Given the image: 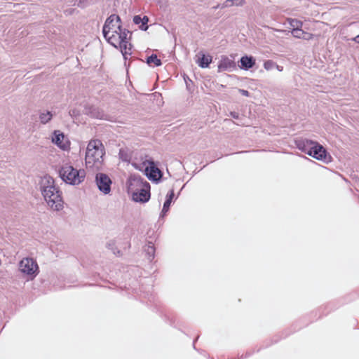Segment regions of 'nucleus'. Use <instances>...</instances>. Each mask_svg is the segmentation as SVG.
<instances>
[{"instance_id":"obj_26","label":"nucleus","mask_w":359,"mask_h":359,"mask_svg":"<svg viewBox=\"0 0 359 359\" xmlns=\"http://www.w3.org/2000/svg\"><path fill=\"white\" fill-rule=\"evenodd\" d=\"M244 0H232V4L234 6H243L244 4Z\"/></svg>"},{"instance_id":"obj_1","label":"nucleus","mask_w":359,"mask_h":359,"mask_svg":"<svg viewBox=\"0 0 359 359\" xmlns=\"http://www.w3.org/2000/svg\"><path fill=\"white\" fill-rule=\"evenodd\" d=\"M41 191L48 205L53 210L59 211L63 208L62 193L51 177L45 176L41 179Z\"/></svg>"},{"instance_id":"obj_7","label":"nucleus","mask_w":359,"mask_h":359,"mask_svg":"<svg viewBox=\"0 0 359 359\" xmlns=\"http://www.w3.org/2000/svg\"><path fill=\"white\" fill-rule=\"evenodd\" d=\"M20 271L27 276L35 277L39 273V266L32 258H23L19 263Z\"/></svg>"},{"instance_id":"obj_3","label":"nucleus","mask_w":359,"mask_h":359,"mask_svg":"<svg viewBox=\"0 0 359 359\" xmlns=\"http://www.w3.org/2000/svg\"><path fill=\"white\" fill-rule=\"evenodd\" d=\"M128 189L132 193L133 200L136 202L145 203L150 198V184L140 176L130 177Z\"/></svg>"},{"instance_id":"obj_25","label":"nucleus","mask_w":359,"mask_h":359,"mask_svg":"<svg viewBox=\"0 0 359 359\" xmlns=\"http://www.w3.org/2000/svg\"><path fill=\"white\" fill-rule=\"evenodd\" d=\"M119 156L122 158V160L127 161H128V156L125 154V151L123 149H121L119 151Z\"/></svg>"},{"instance_id":"obj_29","label":"nucleus","mask_w":359,"mask_h":359,"mask_svg":"<svg viewBox=\"0 0 359 359\" xmlns=\"http://www.w3.org/2000/svg\"><path fill=\"white\" fill-rule=\"evenodd\" d=\"M230 116L233 118H238V116H239V114L237 113V112H235V111H231L230 113Z\"/></svg>"},{"instance_id":"obj_11","label":"nucleus","mask_w":359,"mask_h":359,"mask_svg":"<svg viewBox=\"0 0 359 359\" xmlns=\"http://www.w3.org/2000/svg\"><path fill=\"white\" fill-rule=\"evenodd\" d=\"M308 155L315 158L317 160L324 161L327 157V151L322 145L319 144L318 142H316L310 153H308Z\"/></svg>"},{"instance_id":"obj_16","label":"nucleus","mask_w":359,"mask_h":359,"mask_svg":"<svg viewBox=\"0 0 359 359\" xmlns=\"http://www.w3.org/2000/svg\"><path fill=\"white\" fill-rule=\"evenodd\" d=\"M291 33L294 37L298 38V39H303L304 40H310L313 38L312 34L304 32V30L302 29V28L292 29Z\"/></svg>"},{"instance_id":"obj_27","label":"nucleus","mask_w":359,"mask_h":359,"mask_svg":"<svg viewBox=\"0 0 359 359\" xmlns=\"http://www.w3.org/2000/svg\"><path fill=\"white\" fill-rule=\"evenodd\" d=\"M233 6L232 4V0H226L221 8L229 7Z\"/></svg>"},{"instance_id":"obj_30","label":"nucleus","mask_w":359,"mask_h":359,"mask_svg":"<svg viewBox=\"0 0 359 359\" xmlns=\"http://www.w3.org/2000/svg\"><path fill=\"white\" fill-rule=\"evenodd\" d=\"M351 40L359 43V34L357 35L355 37L352 38Z\"/></svg>"},{"instance_id":"obj_33","label":"nucleus","mask_w":359,"mask_h":359,"mask_svg":"<svg viewBox=\"0 0 359 359\" xmlns=\"http://www.w3.org/2000/svg\"><path fill=\"white\" fill-rule=\"evenodd\" d=\"M219 7V5H217V6H216L213 7V8H214V9H217V8H218Z\"/></svg>"},{"instance_id":"obj_8","label":"nucleus","mask_w":359,"mask_h":359,"mask_svg":"<svg viewBox=\"0 0 359 359\" xmlns=\"http://www.w3.org/2000/svg\"><path fill=\"white\" fill-rule=\"evenodd\" d=\"M131 34L130 32H123V33H120V37L117 40V43L109 42L115 48H117L119 46L121 51L126 59L127 55H130L131 50V44L129 43V39L130 38Z\"/></svg>"},{"instance_id":"obj_14","label":"nucleus","mask_w":359,"mask_h":359,"mask_svg":"<svg viewBox=\"0 0 359 359\" xmlns=\"http://www.w3.org/2000/svg\"><path fill=\"white\" fill-rule=\"evenodd\" d=\"M86 113L90 114L92 117L98 118V119H107V115L104 113L102 110L100 109L91 107L89 108H86Z\"/></svg>"},{"instance_id":"obj_5","label":"nucleus","mask_w":359,"mask_h":359,"mask_svg":"<svg viewBox=\"0 0 359 359\" xmlns=\"http://www.w3.org/2000/svg\"><path fill=\"white\" fill-rule=\"evenodd\" d=\"M59 172L61 179L71 185L80 184L86 177V171L83 169L77 170L67 163L61 167Z\"/></svg>"},{"instance_id":"obj_28","label":"nucleus","mask_w":359,"mask_h":359,"mask_svg":"<svg viewBox=\"0 0 359 359\" xmlns=\"http://www.w3.org/2000/svg\"><path fill=\"white\" fill-rule=\"evenodd\" d=\"M238 91L243 96L248 97L250 95V93L246 90L239 89Z\"/></svg>"},{"instance_id":"obj_24","label":"nucleus","mask_w":359,"mask_h":359,"mask_svg":"<svg viewBox=\"0 0 359 359\" xmlns=\"http://www.w3.org/2000/svg\"><path fill=\"white\" fill-rule=\"evenodd\" d=\"M276 65V63L272 60H267L264 63V67L266 70L272 69Z\"/></svg>"},{"instance_id":"obj_2","label":"nucleus","mask_w":359,"mask_h":359,"mask_svg":"<svg viewBox=\"0 0 359 359\" xmlns=\"http://www.w3.org/2000/svg\"><path fill=\"white\" fill-rule=\"evenodd\" d=\"M104 154V146L100 140H93L90 141L86 152V167L96 170L101 168Z\"/></svg>"},{"instance_id":"obj_6","label":"nucleus","mask_w":359,"mask_h":359,"mask_svg":"<svg viewBox=\"0 0 359 359\" xmlns=\"http://www.w3.org/2000/svg\"><path fill=\"white\" fill-rule=\"evenodd\" d=\"M142 164L144 167L145 174L150 180L155 182L160 180L163 176L162 172L151 158L146 159Z\"/></svg>"},{"instance_id":"obj_22","label":"nucleus","mask_w":359,"mask_h":359,"mask_svg":"<svg viewBox=\"0 0 359 359\" xmlns=\"http://www.w3.org/2000/svg\"><path fill=\"white\" fill-rule=\"evenodd\" d=\"M52 117H53V114L49 111H43L39 115L40 121L43 124L47 123L49 121H50Z\"/></svg>"},{"instance_id":"obj_13","label":"nucleus","mask_w":359,"mask_h":359,"mask_svg":"<svg viewBox=\"0 0 359 359\" xmlns=\"http://www.w3.org/2000/svg\"><path fill=\"white\" fill-rule=\"evenodd\" d=\"M316 142L308 139H302L297 142V146L299 150L308 154V153H310L311 151Z\"/></svg>"},{"instance_id":"obj_32","label":"nucleus","mask_w":359,"mask_h":359,"mask_svg":"<svg viewBox=\"0 0 359 359\" xmlns=\"http://www.w3.org/2000/svg\"><path fill=\"white\" fill-rule=\"evenodd\" d=\"M111 242H112V241H110L109 243H107V247H108L109 248H110L111 245H112V244L111 243Z\"/></svg>"},{"instance_id":"obj_19","label":"nucleus","mask_w":359,"mask_h":359,"mask_svg":"<svg viewBox=\"0 0 359 359\" xmlns=\"http://www.w3.org/2000/svg\"><path fill=\"white\" fill-rule=\"evenodd\" d=\"M173 197H174V191H173V190H171L166 196V200L164 202L161 216L163 217L166 214V212L169 210V208H170V206L172 203V200Z\"/></svg>"},{"instance_id":"obj_12","label":"nucleus","mask_w":359,"mask_h":359,"mask_svg":"<svg viewBox=\"0 0 359 359\" xmlns=\"http://www.w3.org/2000/svg\"><path fill=\"white\" fill-rule=\"evenodd\" d=\"M65 135L60 130H55L52 137V142L63 150L69 147L67 142H65Z\"/></svg>"},{"instance_id":"obj_20","label":"nucleus","mask_w":359,"mask_h":359,"mask_svg":"<svg viewBox=\"0 0 359 359\" xmlns=\"http://www.w3.org/2000/svg\"><path fill=\"white\" fill-rule=\"evenodd\" d=\"M144 251L147 255L148 259L151 261L154 258L155 248L152 242H149L145 246Z\"/></svg>"},{"instance_id":"obj_23","label":"nucleus","mask_w":359,"mask_h":359,"mask_svg":"<svg viewBox=\"0 0 359 359\" xmlns=\"http://www.w3.org/2000/svg\"><path fill=\"white\" fill-rule=\"evenodd\" d=\"M289 24L292 29H299L302 27L303 23L302 22L297 20V19H290L289 20Z\"/></svg>"},{"instance_id":"obj_18","label":"nucleus","mask_w":359,"mask_h":359,"mask_svg":"<svg viewBox=\"0 0 359 359\" xmlns=\"http://www.w3.org/2000/svg\"><path fill=\"white\" fill-rule=\"evenodd\" d=\"M212 57L211 55L205 54H202L201 57L198 58L196 62L198 66L202 68H207L209 67L210 64L212 62Z\"/></svg>"},{"instance_id":"obj_15","label":"nucleus","mask_w":359,"mask_h":359,"mask_svg":"<svg viewBox=\"0 0 359 359\" xmlns=\"http://www.w3.org/2000/svg\"><path fill=\"white\" fill-rule=\"evenodd\" d=\"M241 69L248 70L255 65V60L252 56H243L240 60Z\"/></svg>"},{"instance_id":"obj_9","label":"nucleus","mask_w":359,"mask_h":359,"mask_svg":"<svg viewBox=\"0 0 359 359\" xmlns=\"http://www.w3.org/2000/svg\"><path fill=\"white\" fill-rule=\"evenodd\" d=\"M95 182L98 189L104 194H108L111 191V180L110 177L102 172L96 174Z\"/></svg>"},{"instance_id":"obj_21","label":"nucleus","mask_w":359,"mask_h":359,"mask_svg":"<svg viewBox=\"0 0 359 359\" xmlns=\"http://www.w3.org/2000/svg\"><path fill=\"white\" fill-rule=\"evenodd\" d=\"M147 63L149 66H153V67H158V66L161 65V60L158 59L157 55L155 54H152L151 55H150L147 57Z\"/></svg>"},{"instance_id":"obj_17","label":"nucleus","mask_w":359,"mask_h":359,"mask_svg":"<svg viewBox=\"0 0 359 359\" xmlns=\"http://www.w3.org/2000/svg\"><path fill=\"white\" fill-rule=\"evenodd\" d=\"M148 21H149V18L146 15H144L143 18H141L140 15H135L133 18V22L135 25H138L139 28L144 31H146L148 29V26H147Z\"/></svg>"},{"instance_id":"obj_4","label":"nucleus","mask_w":359,"mask_h":359,"mask_svg":"<svg viewBox=\"0 0 359 359\" xmlns=\"http://www.w3.org/2000/svg\"><path fill=\"white\" fill-rule=\"evenodd\" d=\"M123 32L128 31L122 28L118 15L112 14L107 18L102 28V33L109 43H117V40L120 37V33H123Z\"/></svg>"},{"instance_id":"obj_31","label":"nucleus","mask_w":359,"mask_h":359,"mask_svg":"<svg viewBox=\"0 0 359 359\" xmlns=\"http://www.w3.org/2000/svg\"><path fill=\"white\" fill-rule=\"evenodd\" d=\"M275 67H276V69H277L278 71H280V72H281V71L283 70V67H280V66H279V65H275Z\"/></svg>"},{"instance_id":"obj_10","label":"nucleus","mask_w":359,"mask_h":359,"mask_svg":"<svg viewBox=\"0 0 359 359\" xmlns=\"http://www.w3.org/2000/svg\"><path fill=\"white\" fill-rule=\"evenodd\" d=\"M218 72H233L236 69V65L233 59L226 55L221 56L218 63Z\"/></svg>"}]
</instances>
